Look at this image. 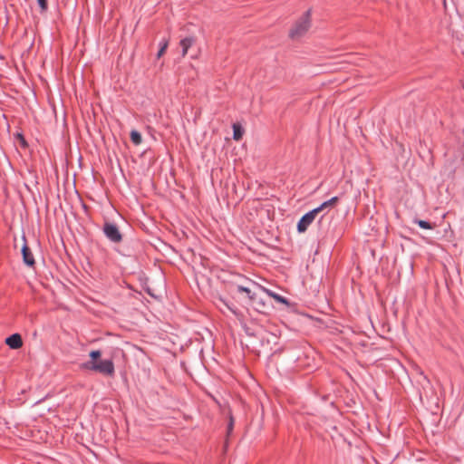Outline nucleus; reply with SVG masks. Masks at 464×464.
<instances>
[{"mask_svg":"<svg viewBox=\"0 0 464 464\" xmlns=\"http://www.w3.org/2000/svg\"><path fill=\"white\" fill-rule=\"evenodd\" d=\"M311 26V10H307L303 16L296 21L289 32V36L293 40H297L304 36Z\"/></svg>","mask_w":464,"mask_h":464,"instance_id":"f03ea898","label":"nucleus"},{"mask_svg":"<svg viewBox=\"0 0 464 464\" xmlns=\"http://www.w3.org/2000/svg\"><path fill=\"white\" fill-rule=\"evenodd\" d=\"M168 46H169V39H166V38L162 39L160 43V49L157 53L158 59H160L164 54Z\"/></svg>","mask_w":464,"mask_h":464,"instance_id":"f8f14e48","label":"nucleus"},{"mask_svg":"<svg viewBox=\"0 0 464 464\" xmlns=\"http://www.w3.org/2000/svg\"><path fill=\"white\" fill-rule=\"evenodd\" d=\"M102 232L106 238L114 244H118L122 241V234L121 233L118 226L114 223L105 221Z\"/></svg>","mask_w":464,"mask_h":464,"instance_id":"7ed1b4c3","label":"nucleus"},{"mask_svg":"<svg viewBox=\"0 0 464 464\" xmlns=\"http://www.w3.org/2000/svg\"><path fill=\"white\" fill-rule=\"evenodd\" d=\"M102 352L100 350H93L91 351L89 356L91 360L89 362H97L98 359L101 357Z\"/></svg>","mask_w":464,"mask_h":464,"instance_id":"dca6fc26","label":"nucleus"},{"mask_svg":"<svg viewBox=\"0 0 464 464\" xmlns=\"http://www.w3.org/2000/svg\"><path fill=\"white\" fill-rule=\"evenodd\" d=\"M318 214V210L315 208L305 213L297 223V231L299 233L305 232L307 227L313 223Z\"/></svg>","mask_w":464,"mask_h":464,"instance_id":"20e7f679","label":"nucleus"},{"mask_svg":"<svg viewBox=\"0 0 464 464\" xmlns=\"http://www.w3.org/2000/svg\"><path fill=\"white\" fill-rule=\"evenodd\" d=\"M22 256L24 263L28 266H34L35 264V260L34 255L27 246L26 242L22 246Z\"/></svg>","mask_w":464,"mask_h":464,"instance_id":"39448f33","label":"nucleus"},{"mask_svg":"<svg viewBox=\"0 0 464 464\" xmlns=\"http://www.w3.org/2000/svg\"><path fill=\"white\" fill-rule=\"evenodd\" d=\"M243 132H244V130L240 125L236 124V123L233 124V138H234V140H239L243 136Z\"/></svg>","mask_w":464,"mask_h":464,"instance_id":"4468645a","label":"nucleus"},{"mask_svg":"<svg viewBox=\"0 0 464 464\" xmlns=\"http://www.w3.org/2000/svg\"><path fill=\"white\" fill-rule=\"evenodd\" d=\"M130 244L133 246V245H135V244H138V242H137L136 240H131V241H130Z\"/></svg>","mask_w":464,"mask_h":464,"instance_id":"412c9836","label":"nucleus"},{"mask_svg":"<svg viewBox=\"0 0 464 464\" xmlns=\"http://www.w3.org/2000/svg\"><path fill=\"white\" fill-rule=\"evenodd\" d=\"M413 222L415 224H417L420 228H423V229H433L435 227L434 224H431L430 222L426 221V220L415 218L413 220Z\"/></svg>","mask_w":464,"mask_h":464,"instance_id":"9b49d317","label":"nucleus"},{"mask_svg":"<svg viewBox=\"0 0 464 464\" xmlns=\"http://www.w3.org/2000/svg\"><path fill=\"white\" fill-rule=\"evenodd\" d=\"M82 368L99 372L106 376H113L115 372L112 360H100L97 362H86L82 363Z\"/></svg>","mask_w":464,"mask_h":464,"instance_id":"f257e3e1","label":"nucleus"},{"mask_svg":"<svg viewBox=\"0 0 464 464\" xmlns=\"http://www.w3.org/2000/svg\"><path fill=\"white\" fill-rule=\"evenodd\" d=\"M5 343L15 350L23 346V340L19 334H13L5 339Z\"/></svg>","mask_w":464,"mask_h":464,"instance_id":"423d86ee","label":"nucleus"},{"mask_svg":"<svg viewBox=\"0 0 464 464\" xmlns=\"http://www.w3.org/2000/svg\"><path fill=\"white\" fill-rule=\"evenodd\" d=\"M15 140L19 142L20 146L24 149L27 148L28 147V143L24 138V136L20 133V132H17L15 135Z\"/></svg>","mask_w":464,"mask_h":464,"instance_id":"2eb2a0df","label":"nucleus"},{"mask_svg":"<svg viewBox=\"0 0 464 464\" xmlns=\"http://www.w3.org/2000/svg\"><path fill=\"white\" fill-rule=\"evenodd\" d=\"M147 293L150 295V296H154L153 294L150 292V289H147Z\"/></svg>","mask_w":464,"mask_h":464,"instance_id":"aec40b11","label":"nucleus"},{"mask_svg":"<svg viewBox=\"0 0 464 464\" xmlns=\"http://www.w3.org/2000/svg\"><path fill=\"white\" fill-rule=\"evenodd\" d=\"M338 201H339L338 197H336V196L333 197L332 198L323 202L319 207L315 208V209L318 210V213H320L321 211H323L328 208L334 207Z\"/></svg>","mask_w":464,"mask_h":464,"instance_id":"1a4fd4ad","label":"nucleus"},{"mask_svg":"<svg viewBox=\"0 0 464 464\" xmlns=\"http://www.w3.org/2000/svg\"><path fill=\"white\" fill-rule=\"evenodd\" d=\"M196 43V38L194 36H188L185 37L184 39L180 40V46L182 48V56L184 57L187 53L188 49Z\"/></svg>","mask_w":464,"mask_h":464,"instance_id":"0eeeda50","label":"nucleus"},{"mask_svg":"<svg viewBox=\"0 0 464 464\" xmlns=\"http://www.w3.org/2000/svg\"><path fill=\"white\" fill-rule=\"evenodd\" d=\"M120 253L122 255V256H131L134 255V251L133 250H130L129 247H127L126 249L122 250V251H120Z\"/></svg>","mask_w":464,"mask_h":464,"instance_id":"6ab92c4d","label":"nucleus"},{"mask_svg":"<svg viewBox=\"0 0 464 464\" xmlns=\"http://www.w3.org/2000/svg\"><path fill=\"white\" fill-rule=\"evenodd\" d=\"M130 140L132 141V143L134 145H140L142 141V137H141V134L138 131V130H131L130 131Z\"/></svg>","mask_w":464,"mask_h":464,"instance_id":"ddd939ff","label":"nucleus"},{"mask_svg":"<svg viewBox=\"0 0 464 464\" xmlns=\"http://www.w3.org/2000/svg\"><path fill=\"white\" fill-rule=\"evenodd\" d=\"M233 427H234V418L233 416L230 414L229 416V421H228V424H227V435H229L232 430H233Z\"/></svg>","mask_w":464,"mask_h":464,"instance_id":"a211bd4d","label":"nucleus"},{"mask_svg":"<svg viewBox=\"0 0 464 464\" xmlns=\"http://www.w3.org/2000/svg\"><path fill=\"white\" fill-rule=\"evenodd\" d=\"M237 292L239 293H246V296L247 298L251 301V302H254L256 300V295L255 293H253L251 291L250 288L248 287H246V286H242V285H237Z\"/></svg>","mask_w":464,"mask_h":464,"instance_id":"9d476101","label":"nucleus"},{"mask_svg":"<svg viewBox=\"0 0 464 464\" xmlns=\"http://www.w3.org/2000/svg\"><path fill=\"white\" fill-rule=\"evenodd\" d=\"M38 5L41 8V12H45L48 9L47 0H37Z\"/></svg>","mask_w":464,"mask_h":464,"instance_id":"f3484780","label":"nucleus"},{"mask_svg":"<svg viewBox=\"0 0 464 464\" xmlns=\"http://www.w3.org/2000/svg\"><path fill=\"white\" fill-rule=\"evenodd\" d=\"M265 292L270 296L272 297L274 300H276L277 303L279 304H286L288 305L289 304V301L286 297L277 294V293H275L274 291L272 290H269V289H266L264 288Z\"/></svg>","mask_w":464,"mask_h":464,"instance_id":"6e6552de","label":"nucleus"}]
</instances>
